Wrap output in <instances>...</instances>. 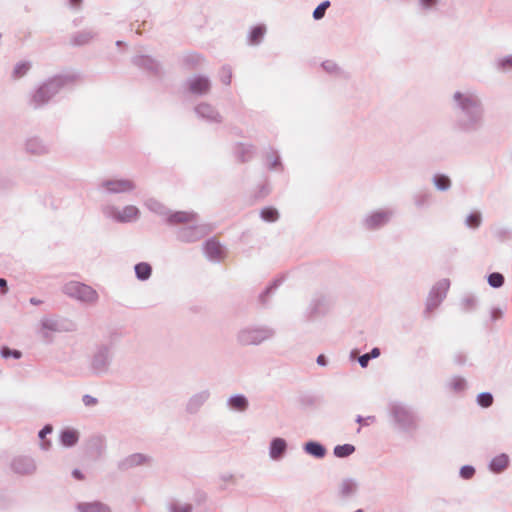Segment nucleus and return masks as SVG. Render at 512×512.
<instances>
[{
    "instance_id": "f257e3e1",
    "label": "nucleus",
    "mask_w": 512,
    "mask_h": 512,
    "mask_svg": "<svg viewBox=\"0 0 512 512\" xmlns=\"http://www.w3.org/2000/svg\"><path fill=\"white\" fill-rule=\"evenodd\" d=\"M455 113L452 128L463 135H474L482 131L486 122V109L480 92L473 87H460L450 95Z\"/></svg>"
},
{
    "instance_id": "f03ea898",
    "label": "nucleus",
    "mask_w": 512,
    "mask_h": 512,
    "mask_svg": "<svg viewBox=\"0 0 512 512\" xmlns=\"http://www.w3.org/2000/svg\"><path fill=\"white\" fill-rule=\"evenodd\" d=\"M74 73L57 74L47 78L30 91L27 104L34 110L45 108L62 90L71 87L77 81Z\"/></svg>"
},
{
    "instance_id": "7ed1b4c3",
    "label": "nucleus",
    "mask_w": 512,
    "mask_h": 512,
    "mask_svg": "<svg viewBox=\"0 0 512 512\" xmlns=\"http://www.w3.org/2000/svg\"><path fill=\"white\" fill-rule=\"evenodd\" d=\"M193 215L185 222L175 223L177 226L174 232L175 238L178 242L183 244H192L204 239L212 232V227L209 224L199 221V216L193 211H188Z\"/></svg>"
},
{
    "instance_id": "20e7f679",
    "label": "nucleus",
    "mask_w": 512,
    "mask_h": 512,
    "mask_svg": "<svg viewBox=\"0 0 512 512\" xmlns=\"http://www.w3.org/2000/svg\"><path fill=\"white\" fill-rule=\"evenodd\" d=\"M388 415L395 429L411 433L418 427V417L414 410L401 402H392L388 406Z\"/></svg>"
},
{
    "instance_id": "39448f33",
    "label": "nucleus",
    "mask_w": 512,
    "mask_h": 512,
    "mask_svg": "<svg viewBox=\"0 0 512 512\" xmlns=\"http://www.w3.org/2000/svg\"><path fill=\"white\" fill-rule=\"evenodd\" d=\"M114 358V348L111 344H100L95 347L90 358L88 370L93 376H104L110 371Z\"/></svg>"
},
{
    "instance_id": "423d86ee",
    "label": "nucleus",
    "mask_w": 512,
    "mask_h": 512,
    "mask_svg": "<svg viewBox=\"0 0 512 512\" xmlns=\"http://www.w3.org/2000/svg\"><path fill=\"white\" fill-rule=\"evenodd\" d=\"M39 325L38 333L43 342L47 344L53 342V333L73 332L76 330V324L73 321L56 316L42 317Z\"/></svg>"
},
{
    "instance_id": "0eeeda50",
    "label": "nucleus",
    "mask_w": 512,
    "mask_h": 512,
    "mask_svg": "<svg viewBox=\"0 0 512 512\" xmlns=\"http://www.w3.org/2000/svg\"><path fill=\"white\" fill-rule=\"evenodd\" d=\"M100 211L104 218L120 224L136 222L141 215L139 208L131 204L120 208L113 203L107 202L101 205Z\"/></svg>"
},
{
    "instance_id": "6e6552de",
    "label": "nucleus",
    "mask_w": 512,
    "mask_h": 512,
    "mask_svg": "<svg viewBox=\"0 0 512 512\" xmlns=\"http://www.w3.org/2000/svg\"><path fill=\"white\" fill-rule=\"evenodd\" d=\"M274 330L265 325H250L241 328L237 333V341L244 346L259 345L274 336Z\"/></svg>"
},
{
    "instance_id": "1a4fd4ad",
    "label": "nucleus",
    "mask_w": 512,
    "mask_h": 512,
    "mask_svg": "<svg viewBox=\"0 0 512 512\" xmlns=\"http://www.w3.org/2000/svg\"><path fill=\"white\" fill-rule=\"evenodd\" d=\"M62 292L66 296L87 305H95L99 300V294L94 288L78 281H69L64 284Z\"/></svg>"
},
{
    "instance_id": "9d476101",
    "label": "nucleus",
    "mask_w": 512,
    "mask_h": 512,
    "mask_svg": "<svg viewBox=\"0 0 512 512\" xmlns=\"http://www.w3.org/2000/svg\"><path fill=\"white\" fill-rule=\"evenodd\" d=\"M137 188L136 182L131 178L109 177L101 180L97 190L103 195L132 194Z\"/></svg>"
},
{
    "instance_id": "9b49d317",
    "label": "nucleus",
    "mask_w": 512,
    "mask_h": 512,
    "mask_svg": "<svg viewBox=\"0 0 512 512\" xmlns=\"http://www.w3.org/2000/svg\"><path fill=\"white\" fill-rule=\"evenodd\" d=\"M144 206L152 213L162 217L167 225L185 222L193 215L186 211H171L163 203L155 198H148L144 201Z\"/></svg>"
},
{
    "instance_id": "f8f14e48",
    "label": "nucleus",
    "mask_w": 512,
    "mask_h": 512,
    "mask_svg": "<svg viewBox=\"0 0 512 512\" xmlns=\"http://www.w3.org/2000/svg\"><path fill=\"white\" fill-rule=\"evenodd\" d=\"M392 208H379L368 212L361 220L364 229L374 231L387 225L394 216Z\"/></svg>"
},
{
    "instance_id": "ddd939ff",
    "label": "nucleus",
    "mask_w": 512,
    "mask_h": 512,
    "mask_svg": "<svg viewBox=\"0 0 512 512\" xmlns=\"http://www.w3.org/2000/svg\"><path fill=\"white\" fill-rule=\"evenodd\" d=\"M196 117L210 125L222 124L224 118L219 110L209 102H200L194 107Z\"/></svg>"
},
{
    "instance_id": "4468645a",
    "label": "nucleus",
    "mask_w": 512,
    "mask_h": 512,
    "mask_svg": "<svg viewBox=\"0 0 512 512\" xmlns=\"http://www.w3.org/2000/svg\"><path fill=\"white\" fill-rule=\"evenodd\" d=\"M450 287L448 279H441L430 290L426 301V310L433 311L436 309L446 297Z\"/></svg>"
},
{
    "instance_id": "2eb2a0df",
    "label": "nucleus",
    "mask_w": 512,
    "mask_h": 512,
    "mask_svg": "<svg viewBox=\"0 0 512 512\" xmlns=\"http://www.w3.org/2000/svg\"><path fill=\"white\" fill-rule=\"evenodd\" d=\"M185 86L189 93L201 97L210 93L212 82L208 76L199 74L189 77L185 82Z\"/></svg>"
},
{
    "instance_id": "dca6fc26",
    "label": "nucleus",
    "mask_w": 512,
    "mask_h": 512,
    "mask_svg": "<svg viewBox=\"0 0 512 512\" xmlns=\"http://www.w3.org/2000/svg\"><path fill=\"white\" fill-rule=\"evenodd\" d=\"M12 471L19 475L30 476L37 471L35 459L27 455L15 456L10 464Z\"/></svg>"
},
{
    "instance_id": "f3484780",
    "label": "nucleus",
    "mask_w": 512,
    "mask_h": 512,
    "mask_svg": "<svg viewBox=\"0 0 512 512\" xmlns=\"http://www.w3.org/2000/svg\"><path fill=\"white\" fill-rule=\"evenodd\" d=\"M151 461L152 458L147 454L133 453L120 460L117 467L121 471H128L136 467L150 465Z\"/></svg>"
},
{
    "instance_id": "a211bd4d",
    "label": "nucleus",
    "mask_w": 512,
    "mask_h": 512,
    "mask_svg": "<svg viewBox=\"0 0 512 512\" xmlns=\"http://www.w3.org/2000/svg\"><path fill=\"white\" fill-rule=\"evenodd\" d=\"M210 396L211 393L209 389H204L194 393L186 403V412L190 415L198 413L203 405L209 400Z\"/></svg>"
},
{
    "instance_id": "6ab92c4d",
    "label": "nucleus",
    "mask_w": 512,
    "mask_h": 512,
    "mask_svg": "<svg viewBox=\"0 0 512 512\" xmlns=\"http://www.w3.org/2000/svg\"><path fill=\"white\" fill-rule=\"evenodd\" d=\"M203 251L207 259L212 262H220L224 254L222 245L215 238L204 242Z\"/></svg>"
},
{
    "instance_id": "aec40b11",
    "label": "nucleus",
    "mask_w": 512,
    "mask_h": 512,
    "mask_svg": "<svg viewBox=\"0 0 512 512\" xmlns=\"http://www.w3.org/2000/svg\"><path fill=\"white\" fill-rule=\"evenodd\" d=\"M288 444L284 438L275 437L270 441L269 444V457L273 461H281L286 452Z\"/></svg>"
},
{
    "instance_id": "412c9836",
    "label": "nucleus",
    "mask_w": 512,
    "mask_h": 512,
    "mask_svg": "<svg viewBox=\"0 0 512 512\" xmlns=\"http://www.w3.org/2000/svg\"><path fill=\"white\" fill-rule=\"evenodd\" d=\"M25 150L27 153L36 156H42L49 152L50 148L41 138L37 136L27 138L25 142Z\"/></svg>"
},
{
    "instance_id": "4be33fe9",
    "label": "nucleus",
    "mask_w": 512,
    "mask_h": 512,
    "mask_svg": "<svg viewBox=\"0 0 512 512\" xmlns=\"http://www.w3.org/2000/svg\"><path fill=\"white\" fill-rule=\"evenodd\" d=\"M254 152L255 147L249 143L238 142L233 147V154L241 163L250 161L253 158Z\"/></svg>"
},
{
    "instance_id": "5701e85b",
    "label": "nucleus",
    "mask_w": 512,
    "mask_h": 512,
    "mask_svg": "<svg viewBox=\"0 0 512 512\" xmlns=\"http://www.w3.org/2000/svg\"><path fill=\"white\" fill-rule=\"evenodd\" d=\"M132 63L138 68L152 73H158L160 69L158 61L147 55H137L133 57Z\"/></svg>"
},
{
    "instance_id": "b1692460",
    "label": "nucleus",
    "mask_w": 512,
    "mask_h": 512,
    "mask_svg": "<svg viewBox=\"0 0 512 512\" xmlns=\"http://www.w3.org/2000/svg\"><path fill=\"white\" fill-rule=\"evenodd\" d=\"M226 406L232 412L243 413L248 409L249 401L244 394H234L226 400Z\"/></svg>"
},
{
    "instance_id": "393cba45",
    "label": "nucleus",
    "mask_w": 512,
    "mask_h": 512,
    "mask_svg": "<svg viewBox=\"0 0 512 512\" xmlns=\"http://www.w3.org/2000/svg\"><path fill=\"white\" fill-rule=\"evenodd\" d=\"M80 438V433L74 428H64L59 435V441L64 447H74Z\"/></svg>"
},
{
    "instance_id": "a878e982",
    "label": "nucleus",
    "mask_w": 512,
    "mask_h": 512,
    "mask_svg": "<svg viewBox=\"0 0 512 512\" xmlns=\"http://www.w3.org/2000/svg\"><path fill=\"white\" fill-rule=\"evenodd\" d=\"M303 318L308 323H316L320 318V299L314 297L303 313Z\"/></svg>"
},
{
    "instance_id": "bb28decb",
    "label": "nucleus",
    "mask_w": 512,
    "mask_h": 512,
    "mask_svg": "<svg viewBox=\"0 0 512 512\" xmlns=\"http://www.w3.org/2000/svg\"><path fill=\"white\" fill-rule=\"evenodd\" d=\"M266 32L267 27L264 24H258L252 27L247 36V43L251 46L260 45L264 39Z\"/></svg>"
},
{
    "instance_id": "cd10ccee",
    "label": "nucleus",
    "mask_w": 512,
    "mask_h": 512,
    "mask_svg": "<svg viewBox=\"0 0 512 512\" xmlns=\"http://www.w3.org/2000/svg\"><path fill=\"white\" fill-rule=\"evenodd\" d=\"M509 465V456L505 453L493 457L489 463V470L495 474L501 473Z\"/></svg>"
},
{
    "instance_id": "c85d7f7f",
    "label": "nucleus",
    "mask_w": 512,
    "mask_h": 512,
    "mask_svg": "<svg viewBox=\"0 0 512 512\" xmlns=\"http://www.w3.org/2000/svg\"><path fill=\"white\" fill-rule=\"evenodd\" d=\"M96 36V33L90 29H85L76 32L71 37V43L75 46H82L88 44L94 37Z\"/></svg>"
},
{
    "instance_id": "c756f323",
    "label": "nucleus",
    "mask_w": 512,
    "mask_h": 512,
    "mask_svg": "<svg viewBox=\"0 0 512 512\" xmlns=\"http://www.w3.org/2000/svg\"><path fill=\"white\" fill-rule=\"evenodd\" d=\"M322 70L327 74L336 78L346 77L345 71L333 60H325L322 62Z\"/></svg>"
},
{
    "instance_id": "7c9ffc66",
    "label": "nucleus",
    "mask_w": 512,
    "mask_h": 512,
    "mask_svg": "<svg viewBox=\"0 0 512 512\" xmlns=\"http://www.w3.org/2000/svg\"><path fill=\"white\" fill-rule=\"evenodd\" d=\"M77 509L79 512H111L110 508L101 502L80 503Z\"/></svg>"
},
{
    "instance_id": "2f4dec72",
    "label": "nucleus",
    "mask_w": 512,
    "mask_h": 512,
    "mask_svg": "<svg viewBox=\"0 0 512 512\" xmlns=\"http://www.w3.org/2000/svg\"><path fill=\"white\" fill-rule=\"evenodd\" d=\"M357 489V481L351 478L344 479L339 486V492L343 497H349L354 495Z\"/></svg>"
},
{
    "instance_id": "473e14b6",
    "label": "nucleus",
    "mask_w": 512,
    "mask_h": 512,
    "mask_svg": "<svg viewBox=\"0 0 512 512\" xmlns=\"http://www.w3.org/2000/svg\"><path fill=\"white\" fill-rule=\"evenodd\" d=\"M136 278L140 281L148 280L152 275V267L147 262H140L134 266Z\"/></svg>"
},
{
    "instance_id": "72a5a7b5",
    "label": "nucleus",
    "mask_w": 512,
    "mask_h": 512,
    "mask_svg": "<svg viewBox=\"0 0 512 512\" xmlns=\"http://www.w3.org/2000/svg\"><path fill=\"white\" fill-rule=\"evenodd\" d=\"M266 160L268 163V168L270 170H282L283 165L280 159V155L276 150H271L270 153H267Z\"/></svg>"
},
{
    "instance_id": "f704fd0d",
    "label": "nucleus",
    "mask_w": 512,
    "mask_h": 512,
    "mask_svg": "<svg viewBox=\"0 0 512 512\" xmlns=\"http://www.w3.org/2000/svg\"><path fill=\"white\" fill-rule=\"evenodd\" d=\"M494 67L503 72L512 70V54H508L502 57L497 58L494 61Z\"/></svg>"
},
{
    "instance_id": "c9c22d12",
    "label": "nucleus",
    "mask_w": 512,
    "mask_h": 512,
    "mask_svg": "<svg viewBox=\"0 0 512 512\" xmlns=\"http://www.w3.org/2000/svg\"><path fill=\"white\" fill-rule=\"evenodd\" d=\"M260 217L265 222L273 223L279 219V212L274 207H265L260 211Z\"/></svg>"
},
{
    "instance_id": "e433bc0d",
    "label": "nucleus",
    "mask_w": 512,
    "mask_h": 512,
    "mask_svg": "<svg viewBox=\"0 0 512 512\" xmlns=\"http://www.w3.org/2000/svg\"><path fill=\"white\" fill-rule=\"evenodd\" d=\"M432 181L439 191H447L451 187V181L449 177L443 174L434 175Z\"/></svg>"
},
{
    "instance_id": "4c0bfd02",
    "label": "nucleus",
    "mask_w": 512,
    "mask_h": 512,
    "mask_svg": "<svg viewBox=\"0 0 512 512\" xmlns=\"http://www.w3.org/2000/svg\"><path fill=\"white\" fill-rule=\"evenodd\" d=\"M355 452V446L352 444H343V445H337L334 448V455L337 458H345L350 456Z\"/></svg>"
},
{
    "instance_id": "58836bf2",
    "label": "nucleus",
    "mask_w": 512,
    "mask_h": 512,
    "mask_svg": "<svg viewBox=\"0 0 512 512\" xmlns=\"http://www.w3.org/2000/svg\"><path fill=\"white\" fill-rule=\"evenodd\" d=\"M31 68V63L28 61L18 62L13 69L12 76L15 79L25 76Z\"/></svg>"
},
{
    "instance_id": "ea45409f",
    "label": "nucleus",
    "mask_w": 512,
    "mask_h": 512,
    "mask_svg": "<svg viewBox=\"0 0 512 512\" xmlns=\"http://www.w3.org/2000/svg\"><path fill=\"white\" fill-rule=\"evenodd\" d=\"M184 63L190 68H196L204 62V58L198 53H189L183 58Z\"/></svg>"
},
{
    "instance_id": "a19ab883",
    "label": "nucleus",
    "mask_w": 512,
    "mask_h": 512,
    "mask_svg": "<svg viewBox=\"0 0 512 512\" xmlns=\"http://www.w3.org/2000/svg\"><path fill=\"white\" fill-rule=\"evenodd\" d=\"M482 222V216L480 212H472L465 219V225L471 229H477Z\"/></svg>"
},
{
    "instance_id": "79ce46f5",
    "label": "nucleus",
    "mask_w": 512,
    "mask_h": 512,
    "mask_svg": "<svg viewBox=\"0 0 512 512\" xmlns=\"http://www.w3.org/2000/svg\"><path fill=\"white\" fill-rule=\"evenodd\" d=\"M448 385H449L450 389H452L453 391L461 392L466 389L467 382L464 378L455 376L450 379Z\"/></svg>"
},
{
    "instance_id": "37998d69",
    "label": "nucleus",
    "mask_w": 512,
    "mask_h": 512,
    "mask_svg": "<svg viewBox=\"0 0 512 512\" xmlns=\"http://www.w3.org/2000/svg\"><path fill=\"white\" fill-rule=\"evenodd\" d=\"M0 355L4 359H8V358L20 359L22 357V352L20 350L10 349L7 346H3L0 349Z\"/></svg>"
},
{
    "instance_id": "c03bdc74",
    "label": "nucleus",
    "mask_w": 512,
    "mask_h": 512,
    "mask_svg": "<svg viewBox=\"0 0 512 512\" xmlns=\"http://www.w3.org/2000/svg\"><path fill=\"white\" fill-rule=\"evenodd\" d=\"M488 284L493 288H500L504 284V276L498 272L491 273L488 276Z\"/></svg>"
},
{
    "instance_id": "a18cd8bd",
    "label": "nucleus",
    "mask_w": 512,
    "mask_h": 512,
    "mask_svg": "<svg viewBox=\"0 0 512 512\" xmlns=\"http://www.w3.org/2000/svg\"><path fill=\"white\" fill-rule=\"evenodd\" d=\"M477 403L483 408H488L493 403V396L489 392H482L477 396Z\"/></svg>"
},
{
    "instance_id": "49530a36",
    "label": "nucleus",
    "mask_w": 512,
    "mask_h": 512,
    "mask_svg": "<svg viewBox=\"0 0 512 512\" xmlns=\"http://www.w3.org/2000/svg\"><path fill=\"white\" fill-rule=\"evenodd\" d=\"M219 79L224 85H230L232 80V69L230 66H223L219 71Z\"/></svg>"
},
{
    "instance_id": "de8ad7c7",
    "label": "nucleus",
    "mask_w": 512,
    "mask_h": 512,
    "mask_svg": "<svg viewBox=\"0 0 512 512\" xmlns=\"http://www.w3.org/2000/svg\"><path fill=\"white\" fill-rule=\"evenodd\" d=\"M304 450L315 458H320V442H308L304 445Z\"/></svg>"
},
{
    "instance_id": "09e8293b",
    "label": "nucleus",
    "mask_w": 512,
    "mask_h": 512,
    "mask_svg": "<svg viewBox=\"0 0 512 512\" xmlns=\"http://www.w3.org/2000/svg\"><path fill=\"white\" fill-rule=\"evenodd\" d=\"M170 512H191L192 506L186 503L173 502L169 506Z\"/></svg>"
},
{
    "instance_id": "8fccbe9b",
    "label": "nucleus",
    "mask_w": 512,
    "mask_h": 512,
    "mask_svg": "<svg viewBox=\"0 0 512 512\" xmlns=\"http://www.w3.org/2000/svg\"><path fill=\"white\" fill-rule=\"evenodd\" d=\"M429 200H430V194H428V193H417L414 196V204L419 208L428 204Z\"/></svg>"
},
{
    "instance_id": "3c124183",
    "label": "nucleus",
    "mask_w": 512,
    "mask_h": 512,
    "mask_svg": "<svg viewBox=\"0 0 512 512\" xmlns=\"http://www.w3.org/2000/svg\"><path fill=\"white\" fill-rule=\"evenodd\" d=\"M460 476L463 478V479H471L474 474H475V468L471 465H464L461 467L460 469Z\"/></svg>"
},
{
    "instance_id": "603ef678",
    "label": "nucleus",
    "mask_w": 512,
    "mask_h": 512,
    "mask_svg": "<svg viewBox=\"0 0 512 512\" xmlns=\"http://www.w3.org/2000/svg\"><path fill=\"white\" fill-rule=\"evenodd\" d=\"M82 403L85 407L92 408L98 405L99 401L96 397L90 394H85L82 396Z\"/></svg>"
},
{
    "instance_id": "864d4df0",
    "label": "nucleus",
    "mask_w": 512,
    "mask_h": 512,
    "mask_svg": "<svg viewBox=\"0 0 512 512\" xmlns=\"http://www.w3.org/2000/svg\"><path fill=\"white\" fill-rule=\"evenodd\" d=\"M439 0H419V5L422 10H432L437 7Z\"/></svg>"
},
{
    "instance_id": "5fc2aeb1",
    "label": "nucleus",
    "mask_w": 512,
    "mask_h": 512,
    "mask_svg": "<svg viewBox=\"0 0 512 512\" xmlns=\"http://www.w3.org/2000/svg\"><path fill=\"white\" fill-rule=\"evenodd\" d=\"M375 420H376L375 416L362 417L359 415L356 418V422L361 425H364V426H369V425L373 424L375 422Z\"/></svg>"
},
{
    "instance_id": "6e6d98bb",
    "label": "nucleus",
    "mask_w": 512,
    "mask_h": 512,
    "mask_svg": "<svg viewBox=\"0 0 512 512\" xmlns=\"http://www.w3.org/2000/svg\"><path fill=\"white\" fill-rule=\"evenodd\" d=\"M53 431V427L52 425L50 424H46L38 433V437L41 439V440H45L46 439V436L48 434H51Z\"/></svg>"
},
{
    "instance_id": "4d7b16f0",
    "label": "nucleus",
    "mask_w": 512,
    "mask_h": 512,
    "mask_svg": "<svg viewBox=\"0 0 512 512\" xmlns=\"http://www.w3.org/2000/svg\"><path fill=\"white\" fill-rule=\"evenodd\" d=\"M503 315V310L499 307H493L490 311V318L492 321L500 319Z\"/></svg>"
},
{
    "instance_id": "13d9d810",
    "label": "nucleus",
    "mask_w": 512,
    "mask_h": 512,
    "mask_svg": "<svg viewBox=\"0 0 512 512\" xmlns=\"http://www.w3.org/2000/svg\"><path fill=\"white\" fill-rule=\"evenodd\" d=\"M282 283V280H276L272 285L266 288V290L261 294V298L269 295L272 293L280 284Z\"/></svg>"
},
{
    "instance_id": "bf43d9fd",
    "label": "nucleus",
    "mask_w": 512,
    "mask_h": 512,
    "mask_svg": "<svg viewBox=\"0 0 512 512\" xmlns=\"http://www.w3.org/2000/svg\"><path fill=\"white\" fill-rule=\"evenodd\" d=\"M300 401L304 405H310L315 402V397L308 393H305L300 396Z\"/></svg>"
},
{
    "instance_id": "052dcab7",
    "label": "nucleus",
    "mask_w": 512,
    "mask_h": 512,
    "mask_svg": "<svg viewBox=\"0 0 512 512\" xmlns=\"http://www.w3.org/2000/svg\"><path fill=\"white\" fill-rule=\"evenodd\" d=\"M370 360L371 359L368 354H364L358 358V362H359L360 366L363 368L368 366V363Z\"/></svg>"
},
{
    "instance_id": "680f3d73",
    "label": "nucleus",
    "mask_w": 512,
    "mask_h": 512,
    "mask_svg": "<svg viewBox=\"0 0 512 512\" xmlns=\"http://www.w3.org/2000/svg\"><path fill=\"white\" fill-rule=\"evenodd\" d=\"M40 448L44 451H47L51 448V441L50 440H41Z\"/></svg>"
},
{
    "instance_id": "e2e57ef3",
    "label": "nucleus",
    "mask_w": 512,
    "mask_h": 512,
    "mask_svg": "<svg viewBox=\"0 0 512 512\" xmlns=\"http://www.w3.org/2000/svg\"><path fill=\"white\" fill-rule=\"evenodd\" d=\"M0 290L2 294H5L8 290L7 281L4 278H0Z\"/></svg>"
},
{
    "instance_id": "0e129e2a",
    "label": "nucleus",
    "mask_w": 512,
    "mask_h": 512,
    "mask_svg": "<svg viewBox=\"0 0 512 512\" xmlns=\"http://www.w3.org/2000/svg\"><path fill=\"white\" fill-rule=\"evenodd\" d=\"M72 475L74 478H76L77 480H82L84 478V475L83 473L79 470V469H74L72 471Z\"/></svg>"
},
{
    "instance_id": "69168bd1",
    "label": "nucleus",
    "mask_w": 512,
    "mask_h": 512,
    "mask_svg": "<svg viewBox=\"0 0 512 512\" xmlns=\"http://www.w3.org/2000/svg\"><path fill=\"white\" fill-rule=\"evenodd\" d=\"M370 359L377 358L380 355V350L378 348H373L370 353H367Z\"/></svg>"
},
{
    "instance_id": "338daca9",
    "label": "nucleus",
    "mask_w": 512,
    "mask_h": 512,
    "mask_svg": "<svg viewBox=\"0 0 512 512\" xmlns=\"http://www.w3.org/2000/svg\"><path fill=\"white\" fill-rule=\"evenodd\" d=\"M320 14H321V11H320V4H319L316 6V8L313 11V18L315 20H320Z\"/></svg>"
},
{
    "instance_id": "774afa93",
    "label": "nucleus",
    "mask_w": 512,
    "mask_h": 512,
    "mask_svg": "<svg viewBox=\"0 0 512 512\" xmlns=\"http://www.w3.org/2000/svg\"><path fill=\"white\" fill-rule=\"evenodd\" d=\"M222 479H223V481L228 482V481H233L234 477L232 474H224V475H222Z\"/></svg>"
}]
</instances>
